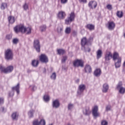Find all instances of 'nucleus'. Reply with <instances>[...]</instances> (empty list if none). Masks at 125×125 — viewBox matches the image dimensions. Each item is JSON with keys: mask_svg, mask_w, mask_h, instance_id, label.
<instances>
[{"mask_svg": "<svg viewBox=\"0 0 125 125\" xmlns=\"http://www.w3.org/2000/svg\"><path fill=\"white\" fill-rule=\"evenodd\" d=\"M88 41L86 39V37H83L81 40V49L84 52H90L91 49L88 46Z\"/></svg>", "mask_w": 125, "mask_h": 125, "instance_id": "obj_1", "label": "nucleus"}, {"mask_svg": "<svg viewBox=\"0 0 125 125\" xmlns=\"http://www.w3.org/2000/svg\"><path fill=\"white\" fill-rule=\"evenodd\" d=\"M5 59L9 61L13 59V52L10 49H8L5 51Z\"/></svg>", "mask_w": 125, "mask_h": 125, "instance_id": "obj_2", "label": "nucleus"}, {"mask_svg": "<svg viewBox=\"0 0 125 125\" xmlns=\"http://www.w3.org/2000/svg\"><path fill=\"white\" fill-rule=\"evenodd\" d=\"M14 30L16 34H18V33L20 32L26 33V27H25L24 25H18L14 28Z\"/></svg>", "mask_w": 125, "mask_h": 125, "instance_id": "obj_3", "label": "nucleus"}, {"mask_svg": "<svg viewBox=\"0 0 125 125\" xmlns=\"http://www.w3.org/2000/svg\"><path fill=\"white\" fill-rule=\"evenodd\" d=\"M75 17H76V15H75V13L74 12H72L70 16L67 17L66 19L65 20V23L66 25H69L71 24L73 21H75Z\"/></svg>", "mask_w": 125, "mask_h": 125, "instance_id": "obj_4", "label": "nucleus"}, {"mask_svg": "<svg viewBox=\"0 0 125 125\" xmlns=\"http://www.w3.org/2000/svg\"><path fill=\"white\" fill-rule=\"evenodd\" d=\"M33 47L35 49L37 52H41V43H40V40L36 39L34 40L33 42Z\"/></svg>", "mask_w": 125, "mask_h": 125, "instance_id": "obj_5", "label": "nucleus"}, {"mask_svg": "<svg viewBox=\"0 0 125 125\" xmlns=\"http://www.w3.org/2000/svg\"><path fill=\"white\" fill-rule=\"evenodd\" d=\"M116 88L119 90V92L121 94H125V88L123 87V83L120 82L117 85Z\"/></svg>", "mask_w": 125, "mask_h": 125, "instance_id": "obj_6", "label": "nucleus"}, {"mask_svg": "<svg viewBox=\"0 0 125 125\" xmlns=\"http://www.w3.org/2000/svg\"><path fill=\"white\" fill-rule=\"evenodd\" d=\"M74 67H83V61L82 60H76L73 62Z\"/></svg>", "mask_w": 125, "mask_h": 125, "instance_id": "obj_7", "label": "nucleus"}, {"mask_svg": "<svg viewBox=\"0 0 125 125\" xmlns=\"http://www.w3.org/2000/svg\"><path fill=\"white\" fill-rule=\"evenodd\" d=\"M85 85L83 84H80L77 90V94L78 95H82V94H83V91L85 89Z\"/></svg>", "mask_w": 125, "mask_h": 125, "instance_id": "obj_8", "label": "nucleus"}, {"mask_svg": "<svg viewBox=\"0 0 125 125\" xmlns=\"http://www.w3.org/2000/svg\"><path fill=\"white\" fill-rule=\"evenodd\" d=\"M39 60L42 63H47L48 62V58L45 54H41L39 57Z\"/></svg>", "mask_w": 125, "mask_h": 125, "instance_id": "obj_9", "label": "nucleus"}, {"mask_svg": "<svg viewBox=\"0 0 125 125\" xmlns=\"http://www.w3.org/2000/svg\"><path fill=\"white\" fill-rule=\"evenodd\" d=\"M92 115L95 118H97L99 117L100 114L98 112V106H95L92 109Z\"/></svg>", "mask_w": 125, "mask_h": 125, "instance_id": "obj_10", "label": "nucleus"}, {"mask_svg": "<svg viewBox=\"0 0 125 125\" xmlns=\"http://www.w3.org/2000/svg\"><path fill=\"white\" fill-rule=\"evenodd\" d=\"M11 89L12 90L16 91L17 94H19L20 93V84L19 83H18L17 85L12 87Z\"/></svg>", "mask_w": 125, "mask_h": 125, "instance_id": "obj_11", "label": "nucleus"}, {"mask_svg": "<svg viewBox=\"0 0 125 125\" xmlns=\"http://www.w3.org/2000/svg\"><path fill=\"white\" fill-rule=\"evenodd\" d=\"M88 6L92 9H93V7L94 8H96L97 7V2L95 1H90L88 3Z\"/></svg>", "mask_w": 125, "mask_h": 125, "instance_id": "obj_12", "label": "nucleus"}, {"mask_svg": "<svg viewBox=\"0 0 125 125\" xmlns=\"http://www.w3.org/2000/svg\"><path fill=\"white\" fill-rule=\"evenodd\" d=\"M115 27H116V24L115 22L113 21H108V26L107 28L108 29L112 30L115 29Z\"/></svg>", "mask_w": 125, "mask_h": 125, "instance_id": "obj_13", "label": "nucleus"}, {"mask_svg": "<svg viewBox=\"0 0 125 125\" xmlns=\"http://www.w3.org/2000/svg\"><path fill=\"white\" fill-rule=\"evenodd\" d=\"M53 108H55L57 109V108H59L60 107V103H59V101L58 100H56L53 102L52 103Z\"/></svg>", "mask_w": 125, "mask_h": 125, "instance_id": "obj_14", "label": "nucleus"}, {"mask_svg": "<svg viewBox=\"0 0 125 125\" xmlns=\"http://www.w3.org/2000/svg\"><path fill=\"white\" fill-rule=\"evenodd\" d=\"M91 113V111L89 109V107L86 106L85 109L83 110V114L85 115V116H89V115Z\"/></svg>", "mask_w": 125, "mask_h": 125, "instance_id": "obj_15", "label": "nucleus"}, {"mask_svg": "<svg viewBox=\"0 0 125 125\" xmlns=\"http://www.w3.org/2000/svg\"><path fill=\"white\" fill-rule=\"evenodd\" d=\"M58 17H59V19L61 20L64 19L65 17H66V13L65 12L60 11L58 13Z\"/></svg>", "mask_w": 125, "mask_h": 125, "instance_id": "obj_16", "label": "nucleus"}, {"mask_svg": "<svg viewBox=\"0 0 125 125\" xmlns=\"http://www.w3.org/2000/svg\"><path fill=\"white\" fill-rule=\"evenodd\" d=\"M110 57H111V58L113 57V55L112 54V53L110 52H106L104 57L105 61H109L110 59Z\"/></svg>", "mask_w": 125, "mask_h": 125, "instance_id": "obj_17", "label": "nucleus"}, {"mask_svg": "<svg viewBox=\"0 0 125 125\" xmlns=\"http://www.w3.org/2000/svg\"><path fill=\"white\" fill-rule=\"evenodd\" d=\"M115 62V66L116 68H120L121 67V65L122 64V58H118V60H117V61H114Z\"/></svg>", "mask_w": 125, "mask_h": 125, "instance_id": "obj_18", "label": "nucleus"}, {"mask_svg": "<svg viewBox=\"0 0 125 125\" xmlns=\"http://www.w3.org/2000/svg\"><path fill=\"white\" fill-rule=\"evenodd\" d=\"M101 69H100V68H97L96 69L94 72V76H95V77H100V76L101 75Z\"/></svg>", "mask_w": 125, "mask_h": 125, "instance_id": "obj_19", "label": "nucleus"}, {"mask_svg": "<svg viewBox=\"0 0 125 125\" xmlns=\"http://www.w3.org/2000/svg\"><path fill=\"white\" fill-rule=\"evenodd\" d=\"M85 28L89 31H93L95 29V26L92 24H88L85 26Z\"/></svg>", "mask_w": 125, "mask_h": 125, "instance_id": "obj_20", "label": "nucleus"}, {"mask_svg": "<svg viewBox=\"0 0 125 125\" xmlns=\"http://www.w3.org/2000/svg\"><path fill=\"white\" fill-rule=\"evenodd\" d=\"M40 63V62L38 60H32L31 62V65L33 67H35V68H37L38 66H39V64Z\"/></svg>", "mask_w": 125, "mask_h": 125, "instance_id": "obj_21", "label": "nucleus"}, {"mask_svg": "<svg viewBox=\"0 0 125 125\" xmlns=\"http://www.w3.org/2000/svg\"><path fill=\"white\" fill-rule=\"evenodd\" d=\"M85 73H91L92 69L90 65L87 64L84 68Z\"/></svg>", "mask_w": 125, "mask_h": 125, "instance_id": "obj_22", "label": "nucleus"}, {"mask_svg": "<svg viewBox=\"0 0 125 125\" xmlns=\"http://www.w3.org/2000/svg\"><path fill=\"white\" fill-rule=\"evenodd\" d=\"M113 61H117V60H119V58H122L119 56V53L117 52H114L113 55Z\"/></svg>", "mask_w": 125, "mask_h": 125, "instance_id": "obj_23", "label": "nucleus"}, {"mask_svg": "<svg viewBox=\"0 0 125 125\" xmlns=\"http://www.w3.org/2000/svg\"><path fill=\"white\" fill-rule=\"evenodd\" d=\"M8 20L9 24H13L15 22V18L14 17L10 16L8 18Z\"/></svg>", "mask_w": 125, "mask_h": 125, "instance_id": "obj_24", "label": "nucleus"}, {"mask_svg": "<svg viewBox=\"0 0 125 125\" xmlns=\"http://www.w3.org/2000/svg\"><path fill=\"white\" fill-rule=\"evenodd\" d=\"M18 117H19V114L18 112H14L12 114V118L13 120L17 121L18 120Z\"/></svg>", "mask_w": 125, "mask_h": 125, "instance_id": "obj_25", "label": "nucleus"}, {"mask_svg": "<svg viewBox=\"0 0 125 125\" xmlns=\"http://www.w3.org/2000/svg\"><path fill=\"white\" fill-rule=\"evenodd\" d=\"M109 89V85L107 83H104L103 85V92H107Z\"/></svg>", "mask_w": 125, "mask_h": 125, "instance_id": "obj_26", "label": "nucleus"}, {"mask_svg": "<svg viewBox=\"0 0 125 125\" xmlns=\"http://www.w3.org/2000/svg\"><path fill=\"white\" fill-rule=\"evenodd\" d=\"M12 71H13V66H9L7 68H6L5 74H7L8 73H11Z\"/></svg>", "mask_w": 125, "mask_h": 125, "instance_id": "obj_27", "label": "nucleus"}, {"mask_svg": "<svg viewBox=\"0 0 125 125\" xmlns=\"http://www.w3.org/2000/svg\"><path fill=\"white\" fill-rule=\"evenodd\" d=\"M57 52L59 55H63L66 53V51L63 49H59L57 50Z\"/></svg>", "mask_w": 125, "mask_h": 125, "instance_id": "obj_28", "label": "nucleus"}, {"mask_svg": "<svg viewBox=\"0 0 125 125\" xmlns=\"http://www.w3.org/2000/svg\"><path fill=\"white\" fill-rule=\"evenodd\" d=\"M102 57V50H98L97 52V59H99Z\"/></svg>", "mask_w": 125, "mask_h": 125, "instance_id": "obj_29", "label": "nucleus"}, {"mask_svg": "<svg viewBox=\"0 0 125 125\" xmlns=\"http://www.w3.org/2000/svg\"><path fill=\"white\" fill-rule=\"evenodd\" d=\"M8 98L13 97V96H14V91L13 90L9 91L8 93Z\"/></svg>", "mask_w": 125, "mask_h": 125, "instance_id": "obj_30", "label": "nucleus"}, {"mask_svg": "<svg viewBox=\"0 0 125 125\" xmlns=\"http://www.w3.org/2000/svg\"><path fill=\"white\" fill-rule=\"evenodd\" d=\"M34 113H35V110L31 109L28 112V116L29 118H33L34 117Z\"/></svg>", "mask_w": 125, "mask_h": 125, "instance_id": "obj_31", "label": "nucleus"}, {"mask_svg": "<svg viewBox=\"0 0 125 125\" xmlns=\"http://www.w3.org/2000/svg\"><path fill=\"white\" fill-rule=\"evenodd\" d=\"M40 30L42 32H45V31L46 30V25H43L41 26L40 27Z\"/></svg>", "mask_w": 125, "mask_h": 125, "instance_id": "obj_32", "label": "nucleus"}, {"mask_svg": "<svg viewBox=\"0 0 125 125\" xmlns=\"http://www.w3.org/2000/svg\"><path fill=\"white\" fill-rule=\"evenodd\" d=\"M117 17H119V18H122V17L124 16V13H123V11H118L117 12Z\"/></svg>", "mask_w": 125, "mask_h": 125, "instance_id": "obj_33", "label": "nucleus"}, {"mask_svg": "<svg viewBox=\"0 0 125 125\" xmlns=\"http://www.w3.org/2000/svg\"><path fill=\"white\" fill-rule=\"evenodd\" d=\"M71 27H67L65 28V34H66L67 35H69V34L71 33Z\"/></svg>", "mask_w": 125, "mask_h": 125, "instance_id": "obj_34", "label": "nucleus"}, {"mask_svg": "<svg viewBox=\"0 0 125 125\" xmlns=\"http://www.w3.org/2000/svg\"><path fill=\"white\" fill-rule=\"evenodd\" d=\"M5 7H7V3H2L0 7L1 9L4 10L5 9Z\"/></svg>", "mask_w": 125, "mask_h": 125, "instance_id": "obj_35", "label": "nucleus"}, {"mask_svg": "<svg viewBox=\"0 0 125 125\" xmlns=\"http://www.w3.org/2000/svg\"><path fill=\"white\" fill-rule=\"evenodd\" d=\"M26 32H27V35H30L32 33V28L31 27L26 28Z\"/></svg>", "mask_w": 125, "mask_h": 125, "instance_id": "obj_36", "label": "nucleus"}, {"mask_svg": "<svg viewBox=\"0 0 125 125\" xmlns=\"http://www.w3.org/2000/svg\"><path fill=\"white\" fill-rule=\"evenodd\" d=\"M0 70L1 71V73H4L5 74L6 73V68L4 67V66H3L2 65H1L0 66Z\"/></svg>", "mask_w": 125, "mask_h": 125, "instance_id": "obj_37", "label": "nucleus"}, {"mask_svg": "<svg viewBox=\"0 0 125 125\" xmlns=\"http://www.w3.org/2000/svg\"><path fill=\"white\" fill-rule=\"evenodd\" d=\"M6 40H7L8 41H10L11 39H12V34H7L6 36Z\"/></svg>", "mask_w": 125, "mask_h": 125, "instance_id": "obj_38", "label": "nucleus"}, {"mask_svg": "<svg viewBox=\"0 0 125 125\" xmlns=\"http://www.w3.org/2000/svg\"><path fill=\"white\" fill-rule=\"evenodd\" d=\"M67 59H68V57L67 56H63L62 57V63H65Z\"/></svg>", "mask_w": 125, "mask_h": 125, "instance_id": "obj_39", "label": "nucleus"}, {"mask_svg": "<svg viewBox=\"0 0 125 125\" xmlns=\"http://www.w3.org/2000/svg\"><path fill=\"white\" fill-rule=\"evenodd\" d=\"M50 78L52 80H54V81L56 80V73L55 72L53 73Z\"/></svg>", "mask_w": 125, "mask_h": 125, "instance_id": "obj_40", "label": "nucleus"}, {"mask_svg": "<svg viewBox=\"0 0 125 125\" xmlns=\"http://www.w3.org/2000/svg\"><path fill=\"white\" fill-rule=\"evenodd\" d=\"M23 8L24 10H27V9H29V5L27 3H25L23 5Z\"/></svg>", "mask_w": 125, "mask_h": 125, "instance_id": "obj_41", "label": "nucleus"}, {"mask_svg": "<svg viewBox=\"0 0 125 125\" xmlns=\"http://www.w3.org/2000/svg\"><path fill=\"white\" fill-rule=\"evenodd\" d=\"M43 99L45 102H48L49 101V96L48 95H45L43 97Z\"/></svg>", "mask_w": 125, "mask_h": 125, "instance_id": "obj_42", "label": "nucleus"}, {"mask_svg": "<svg viewBox=\"0 0 125 125\" xmlns=\"http://www.w3.org/2000/svg\"><path fill=\"white\" fill-rule=\"evenodd\" d=\"M39 125H45V121L43 119H42L39 122Z\"/></svg>", "mask_w": 125, "mask_h": 125, "instance_id": "obj_43", "label": "nucleus"}, {"mask_svg": "<svg viewBox=\"0 0 125 125\" xmlns=\"http://www.w3.org/2000/svg\"><path fill=\"white\" fill-rule=\"evenodd\" d=\"M57 31L59 34H62V32H63V28H58Z\"/></svg>", "mask_w": 125, "mask_h": 125, "instance_id": "obj_44", "label": "nucleus"}, {"mask_svg": "<svg viewBox=\"0 0 125 125\" xmlns=\"http://www.w3.org/2000/svg\"><path fill=\"white\" fill-rule=\"evenodd\" d=\"M19 42V40L17 38L14 39L13 40V43H14L15 44L18 43Z\"/></svg>", "mask_w": 125, "mask_h": 125, "instance_id": "obj_45", "label": "nucleus"}, {"mask_svg": "<svg viewBox=\"0 0 125 125\" xmlns=\"http://www.w3.org/2000/svg\"><path fill=\"white\" fill-rule=\"evenodd\" d=\"M101 125H108V122L105 120H103L101 122Z\"/></svg>", "mask_w": 125, "mask_h": 125, "instance_id": "obj_46", "label": "nucleus"}, {"mask_svg": "<svg viewBox=\"0 0 125 125\" xmlns=\"http://www.w3.org/2000/svg\"><path fill=\"white\" fill-rule=\"evenodd\" d=\"M78 35V32L75 30L72 31V35L73 37H77V35Z\"/></svg>", "mask_w": 125, "mask_h": 125, "instance_id": "obj_47", "label": "nucleus"}, {"mask_svg": "<svg viewBox=\"0 0 125 125\" xmlns=\"http://www.w3.org/2000/svg\"><path fill=\"white\" fill-rule=\"evenodd\" d=\"M106 8H107V9H108V10H112L113 8L112 7V5L108 4L106 6Z\"/></svg>", "mask_w": 125, "mask_h": 125, "instance_id": "obj_48", "label": "nucleus"}, {"mask_svg": "<svg viewBox=\"0 0 125 125\" xmlns=\"http://www.w3.org/2000/svg\"><path fill=\"white\" fill-rule=\"evenodd\" d=\"M4 102V100L2 98H0V105L3 104Z\"/></svg>", "mask_w": 125, "mask_h": 125, "instance_id": "obj_49", "label": "nucleus"}, {"mask_svg": "<svg viewBox=\"0 0 125 125\" xmlns=\"http://www.w3.org/2000/svg\"><path fill=\"white\" fill-rule=\"evenodd\" d=\"M72 108H73V104H69L68 105V110H71Z\"/></svg>", "mask_w": 125, "mask_h": 125, "instance_id": "obj_50", "label": "nucleus"}, {"mask_svg": "<svg viewBox=\"0 0 125 125\" xmlns=\"http://www.w3.org/2000/svg\"><path fill=\"white\" fill-rule=\"evenodd\" d=\"M33 125H40V122H38V120H36L33 122Z\"/></svg>", "mask_w": 125, "mask_h": 125, "instance_id": "obj_51", "label": "nucleus"}, {"mask_svg": "<svg viewBox=\"0 0 125 125\" xmlns=\"http://www.w3.org/2000/svg\"><path fill=\"white\" fill-rule=\"evenodd\" d=\"M111 110V106L107 105L106 107V111H110Z\"/></svg>", "mask_w": 125, "mask_h": 125, "instance_id": "obj_52", "label": "nucleus"}, {"mask_svg": "<svg viewBox=\"0 0 125 125\" xmlns=\"http://www.w3.org/2000/svg\"><path fill=\"white\" fill-rule=\"evenodd\" d=\"M0 112H2V113H3L4 112H5L4 107H1L0 109Z\"/></svg>", "mask_w": 125, "mask_h": 125, "instance_id": "obj_53", "label": "nucleus"}, {"mask_svg": "<svg viewBox=\"0 0 125 125\" xmlns=\"http://www.w3.org/2000/svg\"><path fill=\"white\" fill-rule=\"evenodd\" d=\"M68 1V0H61V3H66Z\"/></svg>", "mask_w": 125, "mask_h": 125, "instance_id": "obj_54", "label": "nucleus"}, {"mask_svg": "<svg viewBox=\"0 0 125 125\" xmlns=\"http://www.w3.org/2000/svg\"><path fill=\"white\" fill-rule=\"evenodd\" d=\"M80 2H83L84 3H86V0H79Z\"/></svg>", "mask_w": 125, "mask_h": 125, "instance_id": "obj_55", "label": "nucleus"}, {"mask_svg": "<svg viewBox=\"0 0 125 125\" xmlns=\"http://www.w3.org/2000/svg\"><path fill=\"white\" fill-rule=\"evenodd\" d=\"M36 89H37V87H36V86L34 85L32 87V90H33V91H35V90H36Z\"/></svg>", "mask_w": 125, "mask_h": 125, "instance_id": "obj_56", "label": "nucleus"}, {"mask_svg": "<svg viewBox=\"0 0 125 125\" xmlns=\"http://www.w3.org/2000/svg\"><path fill=\"white\" fill-rule=\"evenodd\" d=\"M93 40V38L92 37H90L88 40V42H90V41H92Z\"/></svg>", "mask_w": 125, "mask_h": 125, "instance_id": "obj_57", "label": "nucleus"}, {"mask_svg": "<svg viewBox=\"0 0 125 125\" xmlns=\"http://www.w3.org/2000/svg\"><path fill=\"white\" fill-rule=\"evenodd\" d=\"M43 74H45V73H46V69H45V68L43 69Z\"/></svg>", "mask_w": 125, "mask_h": 125, "instance_id": "obj_58", "label": "nucleus"}, {"mask_svg": "<svg viewBox=\"0 0 125 125\" xmlns=\"http://www.w3.org/2000/svg\"><path fill=\"white\" fill-rule=\"evenodd\" d=\"M76 83H80V79H77L76 81Z\"/></svg>", "mask_w": 125, "mask_h": 125, "instance_id": "obj_59", "label": "nucleus"}, {"mask_svg": "<svg viewBox=\"0 0 125 125\" xmlns=\"http://www.w3.org/2000/svg\"><path fill=\"white\" fill-rule=\"evenodd\" d=\"M31 71L30 70H27V73H31Z\"/></svg>", "mask_w": 125, "mask_h": 125, "instance_id": "obj_60", "label": "nucleus"}, {"mask_svg": "<svg viewBox=\"0 0 125 125\" xmlns=\"http://www.w3.org/2000/svg\"><path fill=\"white\" fill-rule=\"evenodd\" d=\"M67 125H71V124H70V123H68Z\"/></svg>", "mask_w": 125, "mask_h": 125, "instance_id": "obj_61", "label": "nucleus"}]
</instances>
